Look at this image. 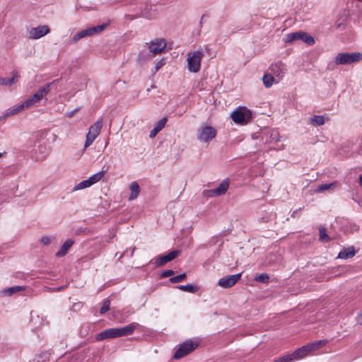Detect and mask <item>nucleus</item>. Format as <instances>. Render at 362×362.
Instances as JSON below:
<instances>
[{
	"mask_svg": "<svg viewBox=\"0 0 362 362\" xmlns=\"http://www.w3.org/2000/svg\"><path fill=\"white\" fill-rule=\"evenodd\" d=\"M34 105H35L34 103L29 98L22 104L18 105L13 107L12 109L7 110L4 114L3 117L6 118L9 116L14 115L25 109H28V108L33 106Z\"/></svg>",
	"mask_w": 362,
	"mask_h": 362,
	"instance_id": "14",
	"label": "nucleus"
},
{
	"mask_svg": "<svg viewBox=\"0 0 362 362\" xmlns=\"http://www.w3.org/2000/svg\"><path fill=\"white\" fill-rule=\"evenodd\" d=\"M167 120L168 119L166 117H163L156 124L153 129L149 133V137L151 139L154 138L157 134L164 128Z\"/></svg>",
	"mask_w": 362,
	"mask_h": 362,
	"instance_id": "21",
	"label": "nucleus"
},
{
	"mask_svg": "<svg viewBox=\"0 0 362 362\" xmlns=\"http://www.w3.org/2000/svg\"><path fill=\"white\" fill-rule=\"evenodd\" d=\"M233 121L239 124H247L252 118V112L246 107H238L230 114Z\"/></svg>",
	"mask_w": 362,
	"mask_h": 362,
	"instance_id": "7",
	"label": "nucleus"
},
{
	"mask_svg": "<svg viewBox=\"0 0 362 362\" xmlns=\"http://www.w3.org/2000/svg\"><path fill=\"white\" fill-rule=\"evenodd\" d=\"M79 111V108H76L73 110L72 111H70L66 114V117H72L77 112Z\"/></svg>",
	"mask_w": 362,
	"mask_h": 362,
	"instance_id": "41",
	"label": "nucleus"
},
{
	"mask_svg": "<svg viewBox=\"0 0 362 362\" xmlns=\"http://www.w3.org/2000/svg\"><path fill=\"white\" fill-rule=\"evenodd\" d=\"M356 255V252L353 247H346L341 250L337 257L342 259H346L353 257Z\"/></svg>",
	"mask_w": 362,
	"mask_h": 362,
	"instance_id": "24",
	"label": "nucleus"
},
{
	"mask_svg": "<svg viewBox=\"0 0 362 362\" xmlns=\"http://www.w3.org/2000/svg\"><path fill=\"white\" fill-rule=\"evenodd\" d=\"M217 134L216 129L203 124L197 129V138L202 143H209Z\"/></svg>",
	"mask_w": 362,
	"mask_h": 362,
	"instance_id": "3",
	"label": "nucleus"
},
{
	"mask_svg": "<svg viewBox=\"0 0 362 362\" xmlns=\"http://www.w3.org/2000/svg\"><path fill=\"white\" fill-rule=\"evenodd\" d=\"M105 173V171L98 172L90 176L88 179L80 182L74 187L72 191L75 192L90 187L93 185L98 182L103 177Z\"/></svg>",
	"mask_w": 362,
	"mask_h": 362,
	"instance_id": "10",
	"label": "nucleus"
},
{
	"mask_svg": "<svg viewBox=\"0 0 362 362\" xmlns=\"http://www.w3.org/2000/svg\"><path fill=\"white\" fill-rule=\"evenodd\" d=\"M320 240L322 242H328L329 240V238L327 234L326 229L325 228H320Z\"/></svg>",
	"mask_w": 362,
	"mask_h": 362,
	"instance_id": "33",
	"label": "nucleus"
},
{
	"mask_svg": "<svg viewBox=\"0 0 362 362\" xmlns=\"http://www.w3.org/2000/svg\"><path fill=\"white\" fill-rule=\"evenodd\" d=\"M36 154L38 153L39 155L36 156L37 160H44L49 153V149L45 145L39 144L37 149H35Z\"/></svg>",
	"mask_w": 362,
	"mask_h": 362,
	"instance_id": "26",
	"label": "nucleus"
},
{
	"mask_svg": "<svg viewBox=\"0 0 362 362\" xmlns=\"http://www.w3.org/2000/svg\"><path fill=\"white\" fill-rule=\"evenodd\" d=\"M262 80H263V83H264V86L267 88H269L272 86V84L274 81V76L270 75V74H265L263 76Z\"/></svg>",
	"mask_w": 362,
	"mask_h": 362,
	"instance_id": "31",
	"label": "nucleus"
},
{
	"mask_svg": "<svg viewBox=\"0 0 362 362\" xmlns=\"http://www.w3.org/2000/svg\"><path fill=\"white\" fill-rule=\"evenodd\" d=\"M13 76L11 78H2L0 77V85L4 86H11L14 84L18 78L20 77L19 74L16 71H13L12 73Z\"/></svg>",
	"mask_w": 362,
	"mask_h": 362,
	"instance_id": "25",
	"label": "nucleus"
},
{
	"mask_svg": "<svg viewBox=\"0 0 362 362\" xmlns=\"http://www.w3.org/2000/svg\"><path fill=\"white\" fill-rule=\"evenodd\" d=\"M359 185L362 187V174L359 177Z\"/></svg>",
	"mask_w": 362,
	"mask_h": 362,
	"instance_id": "45",
	"label": "nucleus"
},
{
	"mask_svg": "<svg viewBox=\"0 0 362 362\" xmlns=\"http://www.w3.org/2000/svg\"><path fill=\"white\" fill-rule=\"evenodd\" d=\"M74 243V242L71 239L66 240L61 246L59 250L56 253V256L58 257L65 256Z\"/></svg>",
	"mask_w": 362,
	"mask_h": 362,
	"instance_id": "22",
	"label": "nucleus"
},
{
	"mask_svg": "<svg viewBox=\"0 0 362 362\" xmlns=\"http://www.w3.org/2000/svg\"><path fill=\"white\" fill-rule=\"evenodd\" d=\"M264 142L268 144H276L280 140V135L277 129H271L264 134Z\"/></svg>",
	"mask_w": 362,
	"mask_h": 362,
	"instance_id": "19",
	"label": "nucleus"
},
{
	"mask_svg": "<svg viewBox=\"0 0 362 362\" xmlns=\"http://www.w3.org/2000/svg\"><path fill=\"white\" fill-rule=\"evenodd\" d=\"M175 274V272L173 270H171V269H168V270H165L164 271L162 274H161V277H168V276H171L173 275H174Z\"/></svg>",
	"mask_w": 362,
	"mask_h": 362,
	"instance_id": "40",
	"label": "nucleus"
},
{
	"mask_svg": "<svg viewBox=\"0 0 362 362\" xmlns=\"http://www.w3.org/2000/svg\"><path fill=\"white\" fill-rule=\"evenodd\" d=\"M24 289H25L24 286H11V287H9V288L4 289L1 291V293L4 296H12L13 294H14L16 293H18V292H20L21 291H23Z\"/></svg>",
	"mask_w": 362,
	"mask_h": 362,
	"instance_id": "27",
	"label": "nucleus"
},
{
	"mask_svg": "<svg viewBox=\"0 0 362 362\" xmlns=\"http://www.w3.org/2000/svg\"><path fill=\"white\" fill-rule=\"evenodd\" d=\"M151 10L153 11V13H147L146 11H144L143 13V16L146 18H153L156 16V6H151Z\"/></svg>",
	"mask_w": 362,
	"mask_h": 362,
	"instance_id": "36",
	"label": "nucleus"
},
{
	"mask_svg": "<svg viewBox=\"0 0 362 362\" xmlns=\"http://www.w3.org/2000/svg\"><path fill=\"white\" fill-rule=\"evenodd\" d=\"M31 100L34 103V104L39 103L40 100L37 99V98L35 95V94L30 98Z\"/></svg>",
	"mask_w": 362,
	"mask_h": 362,
	"instance_id": "43",
	"label": "nucleus"
},
{
	"mask_svg": "<svg viewBox=\"0 0 362 362\" xmlns=\"http://www.w3.org/2000/svg\"><path fill=\"white\" fill-rule=\"evenodd\" d=\"M310 122L317 126L323 125L325 124V117L322 115H315L310 118Z\"/></svg>",
	"mask_w": 362,
	"mask_h": 362,
	"instance_id": "30",
	"label": "nucleus"
},
{
	"mask_svg": "<svg viewBox=\"0 0 362 362\" xmlns=\"http://www.w3.org/2000/svg\"><path fill=\"white\" fill-rule=\"evenodd\" d=\"M119 337L118 328H110L104 330L103 332L99 333L96 336V339L98 341H102L106 339H113L117 338Z\"/></svg>",
	"mask_w": 362,
	"mask_h": 362,
	"instance_id": "18",
	"label": "nucleus"
},
{
	"mask_svg": "<svg viewBox=\"0 0 362 362\" xmlns=\"http://www.w3.org/2000/svg\"><path fill=\"white\" fill-rule=\"evenodd\" d=\"M3 153H0V158L2 156Z\"/></svg>",
	"mask_w": 362,
	"mask_h": 362,
	"instance_id": "47",
	"label": "nucleus"
},
{
	"mask_svg": "<svg viewBox=\"0 0 362 362\" xmlns=\"http://www.w3.org/2000/svg\"><path fill=\"white\" fill-rule=\"evenodd\" d=\"M204 53L201 50L189 52L187 54V68L189 72L197 73L201 68Z\"/></svg>",
	"mask_w": 362,
	"mask_h": 362,
	"instance_id": "2",
	"label": "nucleus"
},
{
	"mask_svg": "<svg viewBox=\"0 0 362 362\" xmlns=\"http://www.w3.org/2000/svg\"><path fill=\"white\" fill-rule=\"evenodd\" d=\"M110 300H107V299L103 301L101 308L100 309V313L103 315V314H105L106 312H107L110 309Z\"/></svg>",
	"mask_w": 362,
	"mask_h": 362,
	"instance_id": "35",
	"label": "nucleus"
},
{
	"mask_svg": "<svg viewBox=\"0 0 362 362\" xmlns=\"http://www.w3.org/2000/svg\"><path fill=\"white\" fill-rule=\"evenodd\" d=\"M134 250H135V247H132V252H130V254H129L130 257H132L134 255Z\"/></svg>",
	"mask_w": 362,
	"mask_h": 362,
	"instance_id": "44",
	"label": "nucleus"
},
{
	"mask_svg": "<svg viewBox=\"0 0 362 362\" xmlns=\"http://www.w3.org/2000/svg\"><path fill=\"white\" fill-rule=\"evenodd\" d=\"M129 189L131 190V194L129 197V199L134 200L138 197V195L140 192L139 185H138V183L136 182H133L131 183V185L129 186Z\"/></svg>",
	"mask_w": 362,
	"mask_h": 362,
	"instance_id": "28",
	"label": "nucleus"
},
{
	"mask_svg": "<svg viewBox=\"0 0 362 362\" xmlns=\"http://www.w3.org/2000/svg\"><path fill=\"white\" fill-rule=\"evenodd\" d=\"M241 273L228 275L219 279L218 285L222 288H228L233 286L241 278Z\"/></svg>",
	"mask_w": 362,
	"mask_h": 362,
	"instance_id": "12",
	"label": "nucleus"
},
{
	"mask_svg": "<svg viewBox=\"0 0 362 362\" xmlns=\"http://www.w3.org/2000/svg\"><path fill=\"white\" fill-rule=\"evenodd\" d=\"M187 277V275L185 273H183V274H181L180 275H177V276H173L171 277L169 281L172 283V284H176V283H179V282H181L184 279H185Z\"/></svg>",
	"mask_w": 362,
	"mask_h": 362,
	"instance_id": "34",
	"label": "nucleus"
},
{
	"mask_svg": "<svg viewBox=\"0 0 362 362\" xmlns=\"http://www.w3.org/2000/svg\"><path fill=\"white\" fill-rule=\"evenodd\" d=\"M362 59V54L360 52H343L339 53L335 59L334 63L337 65L351 64L358 62Z\"/></svg>",
	"mask_w": 362,
	"mask_h": 362,
	"instance_id": "5",
	"label": "nucleus"
},
{
	"mask_svg": "<svg viewBox=\"0 0 362 362\" xmlns=\"http://www.w3.org/2000/svg\"><path fill=\"white\" fill-rule=\"evenodd\" d=\"M52 240V238L49 236H43L40 239V243L43 245H47L51 243Z\"/></svg>",
	"mask_w": 362,
	"mask_h": 362,
	"instance_id": "37",
	"label": "nucleus"
},
{
	"mask_svg": "<svg viewBox=\"0 0 362 362\" xmlns=\"http://www.w3.org/2000/svg\"><path fill=\"white\" fill-rule=\"evenodd\" d=\"M272 73L279 80L281 79L286 73V66L282 62L279 61L270 66Z\"/></svg>",
	"mask_w": 362,
	"mask_h": 362,
	"instance_id": "15",
	"label": "nucleus"
},
{
	"mask_svg": "<svg viewBox=\"0 0 362 362\" xmlns=\"http://www.w3.org/2000/svg\"><path fill=\"white\" fill-rule=\"evenodd\" d=\"M50 32V29L48 25H39L36 28H32L29 31V37L30 39L37 40L39 39Z\"/></svg>",
	"mask_w": 362,
	"mask_h": 362,
	"instance_id": "13",
	"label": "nucleus"
},
{
	"mask_svg": "<svg viewBox=\"0 0 362 362\" xmlns=\"http://www.w3.org/2000/svg\"><path fill=\"white\" fill-rule=\"evenodd\" d=\"M274 362H288L287 358H285L284 356L279 358L278 359L275 360Z\"/></svg>",
	"mask_w": 362,
	"mask_h": 362,
	"instance_id": "42",
	"label": "nucleus"
},
{
	"mask_svg": "<svg viewBox=\"0 0 362 362\" xmlns=\"http://www.w3.org/2000/svg\"><path fill=\"white\" fill-rule=\"evenodd\" d=\"M335 184L336 182L322 184L317 187L316 192H323L325 190H328L335 185Z\"/></svg>",
	"mask_w": 362,
	"mask_h": 362,
	"instance_id": "32",
	"label": "nucleus"
},
{
	"mask_svg": "<svg viewBox=\"0 0 362 362\" xmlns=\"http://www.w3.org/2000/svg\"><path fill=\"white\" fill-rule=\"evenodd\" d=\"M199 344L198 339H189L182 344L175 352L173 358L180 359L193 351Z\"/></svg>",
	"mask_w": 362,
	"mask_h": 362,
	"instance_id": "4",
	"label": "nucleus"
},
{
	"mask_svg": "<svg viewBox=\"0 0 362 362\" xmlns=\"http://www.w3.org/2000/svg\"><path fill=\"white\" fill-rule=\"evenodd\" d=\"M149 52L153 56L159 54L164 52L166 47V42L163 39H156L149 43H146Z\"/></svg>",
	"mask_w": 362,
	"mask_h": 362,
	"instance_id": "11",
	"label": "nucleus"
},
{
	"mask_svg": "<svg viewBox=\"0 0 362 362\" xmlns=\"http://www.w3.org/2000/svg\"><path fill=\"white\" fill-rule=\"evenodd\" d=\"M177 288L183 291L189 292V293H195L198 290V287L193 284H187V285H180L178 286Z\"/></svg>",
	"mask_w": 362,
	"mask_h": 362,
	"instance_id": "29",
	"label": "nucleus"
},
{
	"mask_svg": "<svg viewBox=\"0 0 362 362\" xmlns=\"http://www.w3.org/2000/svg\"><path fill=\"white\" fill-rule=\"evenodd\" d=\"M327 342V340H320L316 342L309 344L306 346H303L300 348L297 349L293 353L291 354L284 355L285 358H287L288 362H292L293 361L299 360L306 356L312 351L316 350L318 348L324 346Z\"/></svg>",
	"mask_w": 362,
	"mask_h": 362,
	"instance_id": "1",
	"label": "nucleus"
},
{
	"mask_svg": "<svg viewBox=\"0 0 362 362\" xmlns=\"http://www.w3.org/2000/svg\"><path fill=\"white\" fill-rule=\"evenodd\" d=\"M139 60H140L141 62H144V61L147 60V59H143L142 55L141 54V55L139 56Z\"/></svg>",
	"mask_w": 362,
	"mask_h": 362,
	"instance_id": "46",
	"label": "nucleus"
},
{
	"mask_svg": "<svg viewBox=\"0 0 362 362\" xmlns=\"http://www.w3.org/2000/svg\"><path fill=\"white\" fill-rule=\"evenodd\" d=\"M136 327V323H131L124 327L118 328L119 337H124L132 334Z\"/></svg>",
	"mask_w": 362,
	"mask_h": 362,
	"instance_id": "23",
	"label": "nucleus"
},
{
	"mask_svg": "<svg viewBox=\"0 0 362 362\" xmlns=\"http://www.w3.org/2000/svg\"><path fill=\"white\" fill-rule=\"evenodd\" d=\"M105 24H103L84 29L74 35L70 43L74 44L83 37L98 34L105 29Z\"/></svg>",
	"mask_w": 362,
	"mask_h": 362,
	"instance_id": "9",
	"label": "nucleus"
},
{
	"mask_svg": "<svg viewBox=\"0 0 362 362\" xmlns=\"http://www.w3.org/2000/svg\"><path fill=\"white\" fill-rule=\"evenodd\" d=\"M103 127V119H98L93 124H92L86 136L84 143V150L90 146L100 134Z\"/></svg>",
	"mask_w": 362,
	"mask_h": 362,
	"instance_id": "6",
	"label": "nucleus"
},
{
	"mask_svg": "<svg viewBox=\"0 0 362 362\" xmlns=\"http://www.w3.org/2000/svg\"><path fill=\"white\" fill-rule=\"evenodd\" d=\"M180 250H173L166 255H160L156 258L157 267L163 266L168 262L173 260L180 254Z\"/></svg>",
	"mask_w": 362,
	"mask_h": 362,
	"instance_id": "16",
	"label": "nucleus"
},
{
	"mask_svg": "<svg viewBox=\"0 0 362 362\" xmlns=\"http://www.w3.org/2000/svg\"><path fill=\"white\" fill-rule=\"evenodd\" d=\"M229 185H230L229 179L223 180L220 183L218 187H217L216 189H211L209 191V195L214 197V196H221V195L224 194L227 192V190L229 187Z\"/></svg>",
	"mask_w": 362,
	"mask_h": 362,
	"instance_id": "17",
	"label": "nucleus"
},
{
	"mask_svg": "<svg viewBox=\"0 0 362 362\" xmlns=\"http://www.w3.org/2000/svg\"><path fill=\"white\" fill-rule=\"evenodd\" d=\"M54 83V81L52 83H49L45 84V86L40 87L37 91L35 92V95L37 98V99L40 101L43 98H45L47 95L51 90V86Z\"/></svg>",
	"mask_w": 362,
	"mask_h": 362,
	"instance_id": "20",
	"label": "nucleus"
},
{
	"mask_svg": "<svg viewBox=\"0 0 362 362\" xmlns=\"http://www.w3.org/2000/svg\"><path fill=\"white\" fill-rule=\"evenodd\" d=\"M298 40L303 41L308 45H313L315 43L314 38L303 31L288 33L285 36L284 41L286 43H291Z\"/></svg>",
	"mask_w": 362,
	"mask_h": 362,
	"instance_id": "8",
	"label": "nucleus"
},
{
	"mask_svg": "<svg viewBox=\"0 0 362 362\" xmlns=\"http://www.w3.org/2000/svg\"><path fill=\"white\" fill-rule=\"evenodd\" d=\"M269 279V277L267 274H262L256 279L261 282H267L268 281Z\"/></svg>",
	"mask_w": 362,
	"mask_h": 362,
	"instance_id": "38",
	"label": "nucleus"
},
{
	"mask_svg": "<svg viewBox=\"0 0 362 362\" xmlns=\"http://www.w3.org/2000/svg\"><path fill=\"white\" fill-rule=\"evenodd\" d=\"M165 59H162L160 60H159L156 66H155V70L156 71H158L163 65H165Z\"/></svg>",
	"mask_w": 362,
	"mask_h": 362,
	"instance_id": "39",
	"label": "nucleus"
}]
</instances>
